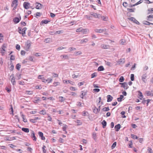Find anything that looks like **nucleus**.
<instances>
[{
    "mask_svg": "<svg viewBox=\"0 0 153 153\" xmlns=\"http://www.w3.org/2000/svg\"><path fill=\"white\" fill-rule=\"evenodd\" d=\"M47 115L48 116V117H47L48 120L49 121H51L52 119V118L50 116L49 114H47Z\"/></svg>",
    "mask_w": 153,
    "mask_h": 153,
    "instance_id": "38",
    "label": "nucleus"
},
{
    "mask_svg": "<svg viewBox=\"0 0 153 153\" xmlns=\"http://www.w3.org/2000/svg\"><path fill=\"white\" fill-rule=\"evenodd\" d=\"M134 75L133 74L131 75L130 79L132 81H133L134 80Z\"/></svg>",
    "mask_w": 153,
    "mask_h": 153,
    "instance_id": "50",
    "label": "nucleus"
},
{
    "mask_svg": "<svg viewBox=\"0 0 153 153\" xmlns=\"http://www.w3.org/2000/svg\"><path fill=\"white\" fill-rule=\"evenodd\" d=\"M52 80L50 78H48L46 80H45V81L46 82H48V83H49L50 82H51L52 81Z\"/></svg>",
    "mask_w": 153,
    "mask_h": 153,
    "instance_id": "59",
    "label": "nucleus"
},
{
    "mask_svg": "<svg viewBox=\"0 0 153 153\" xmlns=\"http://www.w3.org/2000/svg\"><path fill=\"white\" fill-rule=\"evenodd\" d=\"M38 78L39 79H41L43 82H45V79L43 77V75H39Z\"/></svg>",
    "mask_w": 153,
    "mask_h": 153,
    "instance_id": "25",
    "label": "nucleus"
},
{
    "mask_svg": "<svg viewBox=\"0 0 153 153\" xmlns=\"http://www.w3.org/2000/svg\"><path fill=\"white\" fill-rule=\"evenodd\" d=\"M5 90H7V92L9 93L11 91V89L10 88H9L7 87H5Z\"/></svg>",
    "mask_w": 153,
    "mask_h": 153,
    "instance_id": "64",
    "label": "nucleus"
},
{
    "mask_svg": "<svg viewBox=\"0 0 153 153\" xmlns=\"http://www.w3.org/2000/svg\"><path fill=\"white\" fill-rule=\"evenodd\" d=\"M143 24L144 25H153V23H151L147 21H144L143 22Z\"/></svg>",
    "mask_w": 153,
    "mask_h": 153,
    "instance_id": "29",
    "label": "nucleus"
},
{
    "mask_svg": "<svg viewBox=\"0 0 153 153\" xmlns=\"http://www.w3.org/2000/svg\"><path fill=\"white\" fill-rule=\"evenodd\" d=\"M51 40V39L50 38H48L45 39V40L44 41L46 43L49 42Z\"/></svg>",
    "mask_w": 153,
    "mask_h": 153,
    "instance_id": "57",
    "label": "nucleus"
},
{
    "mask_svg": "<svg viewBox=\"0 0 153 153\" xmlns=\"http://www.w3.org/2000/svg\"><path fill=\"white\" fill-rule=\"evenodd\" d=\"M38 134L39 135V137H41V139L42 140H44L45 139V137L43 136V133L40 131H39L38 132Z\"/></svg>",
    "mask_w": 153,
    "mask_h": 153,
    "instance_id": "13",
    "label": "nucleus"
},
{
    "mask_svg": "<svg viewBox=\"0 0 153 153\" xmlns=\"http://www.w3.org/2000/svg\"><path fill=\"white\" fill-rule=\"evenodd\" d=\"M120 43L122 45H124L126 42L125 40L124 39H122L120 40Z\"/></svg>",
    "mask_w": 153,
    "mask_h": 153,
    "instance_id": "58",
    "label": "nucleus"
},
{
    "mask_svg": "<svg viewBox=\"0 0 153 153\" xmlns=\"http://www.w3.org/2000/svg\"><path fill=\"white\" fill-rule=\"evenodd\" d=\"M10 65H11L10 68V70L11 71H13L14 68V65L12 63V62L11 61V62L10 63Z\"/></svg>",
    "mask_w": 153,
    "mask_h": 153,
    "instance_id": "52",
    "label": "nucleus"
},
{
    "mask_svg": "<svg viewBox=\"0 0 153 153\" xmlns=\"http://www.w3.org/2000/svg\"><path fill=\"white\" fill-rule=\"evenodd\" d=\"M97 70L99 71H103L104 70V68L103 66H100L98 68Z\"/></svg>",
    "mask_w": 153,
    "mask_h": 153,
    "instance_id": "32",
    "label": "nucleus"
},
{
    "mask_svg": "<svg viewBox=\"0 0 153 153\" xmlns=\"http://www.w3.org/2000/svg\"><path fill=\"white\" fill-rule=\"evenodd\" d=\"M82 52L81 51H77V52H75L74 53V54H75L76 55H80L82 54Z\"/></svg>",
    "mask_w": 153,
    "mask_h": 153,
    "instance_id": "61",
    "label": "nucleus"
},
{
    "mask_svg": "<svg viewBox=\"0 0 153 153\" xmlns=\"http://www.w3.org/2000/svg\"><path fill=\"white\" fill-rule=\"evenodd\" d=\"M18 0H13L12 1L11 6L13 7V10H14L16 8L18 5Z\"/></svg>",
    "mask_w": 153,
    "mask_h": 153,
    "instance_id": "2",
    "label": "nucleus"
},
{
    "mask_svg": "<svg viewBox=\"0 0 153 153\" xmlns=\"http://www.w3.org/2000/svg\"><path fill=\"white\" fill-rule=\"evenodd\" d=\"M87 91H81V94L80 95L81 98L82 99L83 98V97L87 94Z\"/></svg>",
    "mask_w": 153,
    "mask_h": 153,
    "instance_id": "12",
    "label": "nucleus"
},
{
    "mask_svg": "<svg viewBox=\"0 0 153 153\" xmlns=\"http://www.w3.org/2000/svg\"><path fill=\"white\" fill-rule=\"evenodd\" d=\"M27 29V28L26 27L23 28V29L22 30V32H21V34H22V36H25V31Z\"/></svg>",
    "mask_w": 153,
    "mask_h": 153,
    "instance_id": "16",
    "label": "nucleus"
},
{
    "mask_svg": "<svg viewBox=\"0 0 153 153\" xmlns=\"http://www.w3.org/2000/svg\"><path fill=\"white\" fill-rule=\"evenodd\" d=\"M147 77V76L146 74H143L142 76V79L144 83L146 82L147 80L146 78Z\"/></svg>",
    "mask_w": 153,
    "mask_h": 153,
    "instance_id": "10",
    "label": "nucleus"
},
{
    "mask_svg": "<svg viewBox=\"0 0 153 153\" xmlns=\"http://www.w3.org/2000/svg\"><path fill=\"white\" fill-rule=\"evenodd\" d=\"M148 151L149 153H153L152 149L149 147L148 148Z\"/></svg>",
    "mask_w": 153,
    "mask_h": 153,
    "instance_id": "56",
    "label": "nucleus"
},
{
    "mask_svg": "<svg viewBox=\"0 0 153 153\" xmlns=\"http://www.w3.org/2000/svg\"><path fill=\"white\" fill-rule=\"evenodd\" d=\"M10 77H12V78L11 79V82L13 85L15 84L16 82L15 81V78L14 77V74H12L10 76Z\"/></svg>",
    "mask_w": 153,
    "mask_h": 153,
    "instance_id": "14",
    "label": "nucleus"
},
{
    "mask_svg": "<svg viewBox=\"0 0 153 153\" xmlns=\"http://www.w3.org/2000/svg\"><path fill=\"white\" fill-rule=\"evenodd\" d=\"M16 49L18 50H20V46L18 44H17L16 45Z\"/></svg>",
    "mask_w": 153,
    "mask_h": 153,
    "instance_id": "60",
    "label": "nucleus"
},
{
    "mask_svg": "<svg viewBox=\"0 0 153 153\" xmlns=\"http://www.w3.org/2000/svg\"><path fill=\"white\" fill-rule=\"evenodd\" d=\"M36 8L37 9H41L43 5L40 3L36 2L35 3Z\"/></svg>",
    "mask_w": 153,
    "mask_h": 153,
    "instance_id": "6",
    "label": "nucleus"
},
{
    "mask_svg": "<svg viewBox=\"0 0 153 153\" xmlns=\"http://www.w3.org/2000/svg\"><path fill=\"white\" fill-rule=\"evenodd\" d=\"M121 127L120 125V124H118L117 125H116L115 126V130L116 131H118L120 130Z\"/></svg>",
    "mask_w": 153,
    "mask_h": 153,
    "instance_id": "20",
    "label": "nucleus"
},
{
    "mask_svg": "<svg viewBox=\"0 0 153 153\" xmlns=\"http://www.w3.org/2000/svg\"><path fill=\"white\" fill-rule=\"evenodd\" d=\"M20 113L21 114V117L23 119V121L25 123L27 122V120L26 119H25V115L22 114V112H20Z\"/></svg>",
    "mask_w": 153,
    "mask_h": 153,
    "instance_id": "26",
    "label": "nucleus"
},
{
    "mask_svg": "<svg viewBox=\"0 0 153 153\" xmlns=\"http://www.w3.org/2000/svg\"><path fill=\"white\" fill-rule=\"evenodd\" d=\"M59 101L61 102L64 101L65 100V98L62 97H59Z\"/></svg>",
    "mask_w": 153,
    "mask_h": 153,
    "instance_id": "27",
    "label": "nucleus"
},
{
    "mask_svg": "<svg viewBox=\"0 0 153 153\" xmlns=\"http://www.w3.org/2000/svg\"><path fill=\"white\" fill-rule=\"evenodd\" d=\"M148 19H147V20L149 21H152V19H151V18L153 19V15H150L149 16H148L147 17Z\"/></svg>",
    "mask_w": 153,
    "mask_h": 153,
    "instance_id": "30",
    "label": "nucleus"
},
{
    "mask_svg": "<svg viewBox=\"0 0 153 153\" xmlns=\"http://www.w3.org/2000/svg\"><path fill=\"white\" fill-rule=\"evenodd\" d=\"M39 113L41 114L44 115L46 114L45 111L44 110H41V111H40V112H39Z\"/></svg>",
    "mask_w": 153,
    "mask_h": 153,
    "instance_id": "51",
    "label": "nucleus"
},
{
    "mask_svg": "<svg viewBox=\"0 0 153 153\" xmlns=\"http://www.w3.org/2000/svg\"><path fill=\"white\" fill-rule=\"evenodd\" d=\"M6 48V46L5 44H3L0 48L1 53L2 55H4V53L3 51H5V49Z\"/></svg>",
    "mask_w": 153,
    "mask_h": 153,
    "instance_id": "4",
    "label": "nucleus"
},
{
    "mask_svg": "<svg viewBox=\"0 0 153 153\" xmlns=\"http://www.w3.org/2000/svg\"><path fill=\"white\" fill-rule=\"evenodd\" d=\"M148 14H151L153 12V8H151L150 9H149L148 10Z\"/></svg>",
    "mask_w": 153,
    "mask_h": 153,
    "instance_id": "39",
    "label": "nucleus"
},
{
    "mask_svg": "<svg viewBox=\"0 0 153 153\" xmlns=\"http://www.w3.org/2000/svg\"><path fill=\"white\" fill-rule=\"evenodd\" d=\"M21 19V17H20L18 18V17H16L14 18L13 21L14 22L17 23H19Z\"/></svg>",
    "mask_w": 153,
    "mask_h": 153,
    "instance_id": "11",
    "label": "nucleus"
},
{
    "mask_svg": "<svg viewBox=\"0 0 153 153\" xmlns=\"http://www.w3.org/2000/svg\"><path fill=\"white\" fill-rule=\"evenodd\" d=\"M126 112L124 111H122L121 112V114L122 115V117L123 118H124L126 117V116H125V114Z\"/></svg>",
    "mask_w": 153,
    "mask_h": 153,
    "instance_id": "40",
    "label": "nucleus"
},
{
    "mask_svg": "<svg viewBox=\"0 0 153 153\" xmlns=\"http://www.w3.org/2000/svg\"><path fill=\"white\" fill-rule=\"evenodd\" d=\"M39 100V97H35L34 99L33 100V101L34 103H37L38 101Z\"/></svg>",
    "mask_w": 153,
    "mask_h": 153,
    "instance_id": "33",
    "label": "nucleus"
},
{
    "mask_svg": "<svg viewBox=\"0 0 153 153\" xmlns=\"http://www.w3.org/2000/svg\"><path fill=\"white\" fill-rule=\"evenodd\" d=\"M109 107H105L102 109V110L104 111H108L109 110Z\"/></svg>",
    "mask_w": 153,
    "mask_h": 153,
    "instance_id": "43",
    "label": "nucleus"
},
{
    "mask_svg": "<svg viewBox=\"0 0 153 153\" xmlns=\"http://www.w3.org/2000/svg\"><path fill=\"white\" fill-rule=\"evenodd\" d=\"M131 137L133 139H137L138 138V137L136 135L133 134H131Z\"/></svg>",
    "mask_w": 153,
    "mask_h": 153,
    "instance_id": "47",
    "label": "nucleus"
},
{
    "mask_svg": "<svg viewBox=\"0 0 153 153\" xmlns=\"http://www.w3.org/2000/svg\"><path fill=\"white\" fill-rule=\"evenodd\" d=\"M122 87H123L124 88H125L126 89H127L128 87V86L127 84L125 82L123 86H121Z\"/></svg>",
    "mask_w": 153,
    "mask_h": 153,
    "instance_id": "35",
    "label": "nucleus"
},
{
    "mask_svg": "<svg viewBox=\"0 0 153 153\" xmlns=\"http://www.w3.org/2000/svg\"><path fill=\"white\" fill-rule=\"evenodd\" d=\"M135 9L134 8H127V10L130 12H134Z\"/></svg>",
    "mask_w": 153,
    "mask_h": 153,
    "instance_id": "44",
    "label": "nucleus"
},
{
    "mask_svg": "<svg viewBox=\"0 0 153 153\" xmlns=\"http://www.w3.org/2000/svg\"><path fill=\"white\" fill-rule=\"evenodd\" d=\"M82 27H80V28L76 29V32H82Z\"/></svg>",
    "mask_w": 153,
    "mask_h": 153,
    "instance_id": "53",
    "label": "nucleus"
},
{
    "mask_svg": "<svg viewBox=\"0 0 153 153\" xmlns=\"http://www.w3.org/2000/svg\"><path fill=\"white\" fill-rule=\"evenodd\" d=\"M108 47V45L104 44H102L101 45V47L104 49H107Z\"/></svg>",
    "mask_w": 153,
    "mask_h": 153,
    "instance_id": "36",
    "label": "nucleus"
},
{
    "mask_svg": "<svg viewBox=\"0 0 153 153\" xmlns=\"http://www.w3.org/2000/svg\"><path fill=\"white\" fill-rule=\"evenodd\" d=\"M119 81L120 82H122L124 80V78L123 76H121L119 79Z\"/></svg>",
    "mask_w": 153,
    "mask_h": 153,
    "instance_id": "41",
    "label": "nucleus"
},
{
    "mask_svg": "<svg viewBox=\"0 0 153 153\" xmlns=\"http://www.w3.org/2000/svg\"><path fill=\"white\" fill-rule=\"evenodd\" d=\"M34 57L33 56H30L29 57V60L30 61H34V60H33Z\"/></svg>",
    "mask_w": 153,
    "mask_h": 153,
    "instance_id": "62",
    "label": "nucleus"
},
{
    "mask_svg": "<svg viewBox=\"0 0 153 153\" xmlns=\"http://www.w3.org/2000/svg\"><path fill=\"white\" fill-rule=\"evenodd\" d=\"M50 21H48L46 19L42 20L40 23V25L43 24H46Z\"/></svg>",
    "mask_w": 153,
    "mask_h": 153,
    "instance_id": "21",
    "label": "nucleus"
},
{
    "mask_svg": "<svg viewBox=\"0 0 153 153\" xmlns=\"http://www.w3.org/2000/svg\"><path fill=\"white\" fill-rule=\"evenodd\" d=\"M63 33V31L62 30H58L56 31L55 32V33H54V34H59L61 33Z\"/></svg>",
    "mask_w": 153,
    "mask_h": 153,
    "instance_id": "46",
    "label": "nucleus"
},
{
    "mask_svg": "<svg viewBox=\"0 0 153 153\" xmlns=\"http://www.w3.org/2000/svg\"><path fill=\"white\" fill-rule=\"evenodd\" d=\"M128 19L130 21L137 25H139L140 24V23L134 17H130V18H128Z\"/></svg>",
    "mask_w": 153,
    "mask_h": 153,
    "instance_id": "5",
    "label": "nucleus"
},
{
    "mask_svg": "<svg viewBox=\"0 0 153 153\" xmlns=\"http://www.w3.org/2000/svg\"><path fill=\"white\" fill-rule=\"evenodd\" d=\"M46 148V147L45 145H43L42 147V149L43 150V152L44 153H46V150L45 149V148Z\"/></svg>",
    "mask_w": 153,
    "mask_h": 153,
    "instance_id": "55",
    "label": "nucleus"
},
{
    "mask_svg": "<svg viewBox=\"0 0 153 153\" xmlns=\"http://www.w3.org/2000/svg\"><path fill=\"white\" fill-rule=\"evenodd\" d=\"M76 49L74 48L70 47L68 48V50L69 51H73L76 50Z\"/></svg>",
    "mask_w": 153,
    "mask_h": 153,
    "instance_id": "49",
    "label": "nucleus"
},
{
    "mask_svg": "<svg viewBox=\"0 0 153 153\" xmlns=\"http://www.w3.org/2000/svg\"><path fill=\"white\" fill-rule=\"evenodd\" d=\"M88 41V39H87V38H85V39H82L79 40V41L80 42V43L81 44H82V43H83L84 42L86 43Z\"/></svg>",
    "mask_w": 153,
    "mask_h": 153,
    "instance_id": "15",
    "label": "nucleus"
},
{
    "mask_svg": "<svg viewBox=\"0 0 153 153\" xmlns=\"http://www.w3.org/2000/svg\"><path fill=\"white\" fill-rule=\"evenodd\" d=\"M117 144L116 142H114L112 144L111 146V148L112 149H114L116 146Z\"/></svg>",
    "mask_w": 153,
    "mask_h": 153,
    "instance_id": "48",
    "label": "nucleus"
},
{
    "mask_svg": "<svg viewBox=\"0 0 153 153\" xmlns=\"http://www.w3.org/2000/svg\"><path fill=\"white\" fill-rule=\"evenodd\" d=\"M63 82L64 83H70L72 85H74V82L69 80H64L63 81Z\"/></svg>",
    "mask_w": 153,
    "mask_h": 153,
    "instance_id": "18",
    "label": "nucleus"
},
{
    "mask_svg": "<svg viewBox=\"0 0 153 153\" xmlns=\"http://www.w3.org/2000/svg\"><path fill=\"white\" fill-rule=\"evenodd\" d=\"M91 15L92 16H93L95 18H100V17H99V16H100V14H98L97 13H93L92 14H91Z\"/></svg>",
    "mask_w": 153,
    "mask_h": 153,
    "instance_id": "17",
    "label": "nucleus"
},
{
    "mask_svg": "<svg viewBox=\"0 0 153 153\" xmlns=\"http://www.w3.org/2000/svg\"><path fill=\"white\" fill-rule=\"evenodd\" d=\"M113 99V97L110 95L107 96V102H110Z\"/></svg>",
    "mask_w": 153,
    "mask_h": 153,
    "instance_id": "19",
    "label": "nucleus"
},
{
    "mask_svg": "<svg viewBox=\"0 0 153 153\" xmlns=\"http://www.w3.org/2000/svg\"><path fill=\"white\" fill-rule=\"evenodd\" d=\"M91 78H94L97 76V73L96 72H94L91 74Z\"/></svg>",
    "mask_w": 153,
    "mask_h": 153,
    "instance_id": "45",
    "label": "nucleus"
},
{
    "mask_svg": "<svg viewBox=\"0 0 153 153\" xmlns=\"http://www.w3.org/2000/svg\"><path fill=\"white\" fill-rule=\"evenodd\" d=\"M146 94L147 96H153V93H152L150 91H146Z\"/></svg>",
    "mask_w": 153,
    "mask_h": 153,
    "instance_id": "24",
    "label": "nucleus"
},
{
    "mask_svg": "<svg viewBox=\"0 0 153 153\" xmlns=\"http://www.w3.org/2000/svg\"><path fill=\"white\" fill-rule=\"evenodd\" d=\"M120 97L117 98V100L118 102H121L122 101V99L124 97V96L122 95H121L120 96Z\"/></svg>",
    "mask_w": 153,
    "mask_h": 153,
    "instance_id": "31",
    "label": "nucleus"
},
{
    "mask_svg": "<svg viewBox=\"0 0 153 153\" xmlns=\"http://www.w3.org/2000/svg\"><path fill=\"white\" fill-rule=\"evenodd\" d=\"M31 42L30 40H27L25 44V46L24 47L25 49L28 51L30 48Z\"/></svg>",
    "mask_w": 153,
    "mask_h": 153,
    "instance_id": "1",
    "label": "nucleus"
},
{
    "mask_svg": "<svg viewBox=\"0 0 153 153\" xmlns=\"http://www.w3.org/2000/svg\"><path fill=\"white\" fill-rule=\"evenodd\" d=\"M26 93L27 94L31 95L33 94V92L31 91H26Z\"/></svg>",
    "mask_w": 153,
    "mask_h": 153,
    "instance_id": "63",
    "label": "nucleus"
},
{
    "mask_svg": "<svg viewBox=\"0 0 153 153\" xmlns=\"http://www.w3.org/2000/svg\"><path fill=\"white\" fill-rule=\"evenodd\" d=\"M99 17H100V18L101 19L105 21H106V18L105 16H102L100 15V16H99Z\"/></svg>",
    "mask_w": 153,
    "mask_h": 153,
    "instance_id": "42",
    "label": "nucleus"
},
{
    "mask_svg": "<svg viewBox=\"0 0 153 153\" xmlns=\"http://www.w3.org/2000/svg\"><path fill=\"white\" fill-rule=\"evenodd\" d=\"M88 31V30L86 28L82 29V32L83 34H87Z\"/></svg>",
    "mask_w": 153,
    "mask_h": 153,
    "instance_id": "22",
    "label": "nucleus"
},
{
    "mask_svg": "<svg viewBox=\"0 0 153 153\" xmlns=\"http://www.w3.org/2000/svg\"><path fill=\"white\" fill-rule=\"evenodd\" d=\"M106 29H95L94 31L96 33H102L103 32L106 31Z\"/></svg>",
    "mask_w": 153,
    "mask_h": 153,
    "instance_id": "8",
    "label": "nucleus"
},
{
    "mask_svg": "<svg viewBox=\"0 0 153 153\" xmlns=\"http://www.w3.org/2000/svg\"><path fill=\"white\" fill-rule=\"evenodd\" d=\"M24 7L26 9H27L30 8L33 9L32 6H30V3L28 1L25 2L23 4Z\"/></svg>",
    "mask_w": 153,
    "mask_h": 153,
    "instance_id": "3",
    "label": "nucleus"
},
{
    "mask_svg": "<svg viewBox=\"0 0 153 153\" xmlns=\"http://www.w3.org/2000/svg\"><path fill=\"white\" fill-rule=\"evenodd\" d=\"M138 92L139 93L138 96H139L138 97L140 100H142L143 96L142 94L140 91H138Z\"/></svg>",
    "mask_w": 153,
    "mask_h": 153,
    "instance_id": "28",
    "label": "nucleus"
},
{
    "mask_svg": "<svg viewBox=\"0 0 153 153\" xmlns=\"http://www.w3.org/2000/svg\"><path fill=\"white\" fill-rule=\"evenodd\" d=\"M31 134L30 137L31 138H33V140H34L35 141H36V138L35 136L34 131L32 130H31Z\"/></svg>",
    "mask_w": 153,
    "mask_h": 153,
    "instance_id": "7",
    "label": "nucleus"
},
{
    "mask_svg": "<svg viewBox=\"0 0 153 153\" xmlns=\"http://www.w3.org/2000/svg\"><path fill=\"white\" fill-rule=\"evenodd\" d=\"M117 62L119 65L123 64L125 62V59H120L119 60L117 61Z\"/></svg>",
    "mask_w": 153,
    "mask_h": 153,
    "instance_id": "9",
    "label": "nucleus"
},
{
    "mask_svg": "<svg viewBox=\"0 0 153 153\" xmlns=\"http://www.w3.org/2000/svg\"><path fill=\"white\" fill-rule=\"evenodd\" d=\"M22 130L26 133H28L29 131V129L27 128H22Z\"/></svg>",
    "mask_w": 153,
    "mask_h": 153,
    "instance_id": "23",
    "label": "nucleus"
},
{
    "mask_svg": "<svg viewBox=\"0 0 153 153\" xmlns=\"http://www.w3.org/2000/svg\"><path fill=\"white\" fill-rule=\"evenodd\" d=\"M21 65L19 64L18 63L17 64L16 66V68L17 70L19 71L20 69V68H21Z\"/></svg>",
    "mask_w": 153,
    "mask_h": 153,
    "instance_id": "37",
    "label": "nucleus"
},
{
    "mask_svg": "<svg viewBox=\"0 0 153 153\" xmlns=\"http://www.w3.org/2000/svg\"><path fill=\"white\" fill-rule=\"evenodd\" d=\"M102 124L103 126V128H104L106 126L107 123L105 120H103V121L102 122Z\"/></svg>",
    "mask_w": 153,
    "mask_h": 153,
    "instance_id": "34",
    "label": "nucleus"
},
{
    "mask_svg": "<svg viewBox=\"0 0 153 153\" xmlns=\"http://www.w3.org/2000/svg\"><path fill=\"white\" fill-rule=\"evenodd\" d=\"M92 136L94 139L95 140L96 139V134L95 133H94L92 134Z\"/></svg>",
    "mask_w": 153,
    "mask_h": 153,
    "instance_id": "54",
    "label": "nucleus"
}]
</instances>
